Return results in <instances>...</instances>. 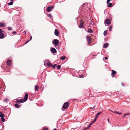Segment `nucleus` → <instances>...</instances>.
<instances>
[{"instance_id":"30","label":"nucleus","mask_w":130,"mask_h":130,"mask_svg":"<svg viewBox=\"0 0 130 130\" xmlns=\"http://www.w3.org/2000/svg\"><path fill=\"white\" fill-rule=\"evenodd\" d=\"M92 125V124L91 123H90V124L88 126V128L89 129Z\"/></svg>"},{"instance_id":"20","label":"nucleus","mask_w":130,"mask_h":130,"mask_svg":"<svg viewBox=\"0 0 130 130\" xmlns=\"http://www.w3.org/2000/svg\"><path fill=\"white\" fill-rule=\"evenodd\" d=\"M14 106L15 107L17 108H19L21 106V105H18L16 103L15 104Z\"/></svg>"},{"instance_id":"49","label":"nucleus","mask_w":130,"mask_h":130,"mask_svg":"<svg viewBox=\"0 0 130 130\" xmlns=\"http://www.w3.org/2000/svg\"><path fill=\"white\" fill-rule=\"evenodd\" d=\"M26 31H24V32H25V34H26Z\"/></svg>"},{"instance_id":"16","label":"nucleus","mask_w":130,"mask_h":130,"mask_svg":"<svg viewBox=\"0 0 130 130\" xmlns=\"http://www.w3.org/2000/svg\"><path fill=\"white\" fill-rule=\"evenodd\" d=\"M0 27H5V24L3 23H0Z\"/></svg>"},{"instance_id":"25","label":"nucleus","mask_w":130,"mask_h":130,"mask_svg":"<svg viewBox=\"0 0 130 130\" xmlns=\"http://www.w3.org/2000/svg\"><path fill=\"white\" fill-rule=\"evenodd\" d=\"M107 30H105L104 32V36H106L107 34Z\"/></svg>"},{"instance_id":"53","label":"nucleus","mask_w":130,"mask_h":130,"mask_svg":"<svg viewBox=\"0 0 130 130\" xmlns=\"http://www.w3.org/2000/svg\"><path fill=\"white\" fill-rule=\"evenodd\" d=\"M129 115H130V114L129 113Z\"/></svg>"},{"instance_id":"26","label":"nucleus","mask_w":130,"mask_h":130,"mask_svg":"<svg viewBox=\"0 0 130 130\" xmlns=\"http://www.w3.org/2000/svg\"><path fill=\"white\" fill-rule=\"evenodd\" d=\"M66 58V57L64 56H62L61 57V58L60 59L62 60H64Z\"/></svg>"},{"instance_id":"14","label":"nucleus","mask_w":130,"mask_h":130,"mask_svg":"<svg viewBox=\"0 0 130 130\" xmlns=\"http://www.w3.org/2000/svg\"><path fill=\"white\" fill-rule=\"evenodd\" d=\"M102 113V112H99L95 116V119H97L98 118V117Z\"/></svg>"},{"instance_id":"8","label":"nucleus","mask_w":130,"mask_h":130,"mask_svg":"<svg viewBox=\"0 0 130 130\" xmlns=\"http://www.w3.org/2000/svg\"><path fill=\"white\" fill-rule=\"evenodd\" d=\"M24 102V101L23 100V99H21L20 100H17L16 101V102L19 104L20 103H23Z\"/></svg>"},{"instance_id":"36","label":"nucleus","mask_w":130,"mask_h":130,"mask_svg":"<svg viewBox=\"0 0 130 130\" xmlns=\"http://www.w3.org/2000/svg\"><path fill=\"white\" fill-rule=\"evenodd\" d=\"M83 75H81L79 76V77L80 78H83Z\"/></svg>"},{"instance_id":"2","label":"nucleus","mask_w":130,"mask_h":130,"mask_svg":"<svg viewBox=\"0 0 130 130\" xmlns=\"http://www.w3.org/2000/svg\"><path fill=\"white\" fill-rule=\"evenodd\" d=\"M53 43L56 46H58L59 43V41L57 39H54L53 41Z\"/></svg>"},{"instance_id":"15","label":"nucleus","mask_w":130,"mask_h":130,"mask_svg":"<svg viewBox=\"0 0 130 130\" xmlns=\"http://www.w3.org/2000/svg\"><path fill=\"white\" fill-rule=\"evenodd\" d=\"M11 60L10 59L8 60L7 62V64L8 65H10L11 64Z\"/></svg>"},{"instance_id":"5","label":"nucleus","mask_w":130,"mask_h":130,"mask_svg":"<svg viewBox=\"0 0 130 130\" xmlns=\"http://www.w3.org/2000/svg\"><path fill=\"white\" fill-rule=\"evenodd\" d=\"M54 6H52L51 7H47L46 9V11L48 12H50L51 11H52L53 9L54 8Z\"/></svg>"},{"instance_id":"24","label":"nucleus","mask_w":130,"mask_h":130,"mask_svg":"<svg viewBox=\"0 0 130 130\" xmlns=\"http://www.w3.org/2000/svg\"><path fill=\"white\" fill-rule=\"evenodd\" d=\"M96 119L95 118L94 119V120H93V121H92V122H91L90 123L92 124L93 123H94L96 121Z\"/></svg>"},{"instance_id":"35","label":"nucleus","mask_w":130,"mask_h":130,"mask_svg":"<svg viewBox=\"0 0 130 130\" xmlns=\"http://www.w3.org/2000/svg\"><path fill=\"white\" fill-rule=\"evenodd\" d=\"M89 129L88 128V127H85V128H84L83 129V130H86V129Z\"/></svg>"},{"instance_id":"1","label":"nucleus","mask_w":130,"mask_h":130,"mask_svg":"<svg viewBox=\"0 0 130 130\" xmlns=\"http://www.w3.org/2000/svg\"><path fill=\"white\" fill-rule=\"evenodd\" d=\"M69 106V103L68 102H66L65 103L62 108V110L64 111V109H66Z\"/></svg>"},{"instance_id":"22","label":"nucleus","mask_w":130,"mask_h":130,"mask_svg":"<svg viewBox=\"0 0 130 130\" xmlns=\"http://www.w3.org/2000/svg\"><path fill=\"white\" fill-rule=\"evenodd\" d=\"M108 4V7H112V5L111 3H109Z\"/></svg>"},{"instance_id":"43","label":"nucleus","mask_w":130,"mask_h":130,"mask_svg":"<svg viewBox=\"0 0 130 130\" xmlns=\"http://www.w3.org/2000/svg\"><path fill=\"white\" fill-rule=\"evenodd\" d=\"M104 58L105 59L107 60L108 59V58L106 57H105Z\"/></svg>"},{"instance_id":"47","label":"nucleus","mask_w":130,"mask_h":130,"mask_svg":"<svg viewBox=\"0 0 130 130\" xmlns=\"http://www.w3.org/2000/svg\"><path fill=\"white\" fill-rule=\"evenodd\" d=\"M12 32L13 33H16L15 31H13Z\"/></svg>"},{"instance_id":"52","label":"nucleus","mask_w":130,"mask_h":130,"mask_svg":"<svg viewBox=\"0 0 130 130\" xmlns=\"http://www.w3.org/2000/svg\"><path fill=\"white\" fill-rule=\"evenodd\" d=\"M11 1H13V0H10Z\"/></svg>"},{"instance_id":"32","label":"nucleus","mask_w":130,"mask_h":130,"mask_svg":"<svg viewBox=\"0 0 130 130\" xmlns=\"http://www.w3.org/2000/svg\"><path fill=\"white\" fill-rule=\"evenodd\" d=\"M1 120L3 122H4L5 121V119L4 118H2Z\"/></svg>"},{"instance_id":"9","label":"nucleus","mask_w":130,"mask_h":130,"mask_svg":"<svg viewBox=\"0 0 130 130\" xmlns=\"http://www.w3.org/2000/svg\"><path fill=\"white\" fill-rule=\"evenodd\" d=\"M105 23L107 24L108 25H109L111 24V21L109 19H106L105 20Z\"/></svg>"},{"instance_id":"6","label":"nucleus","mask_w":130,"mask_h":130,"mask_svg":"<svg viewBox=\"0 0 130 130\" xmlns=\"http://www.w3.org/2000/svg\"><path fill=\"white\" fill-rule=\"evenodd\" d=\"M28 95L27 93H26L25 94L24 97V99H23V100L24 101V102L26 101V100H27L28 99Z\"/></svg>"},{"instance_id":"3","label":"nucleus","mask_w":130,"mask_h":130,"mask_svg":"<svg viewBox=\"0 0 130 130\" xmlns=\"http://www.w3.org/2000/svg\"><path fill=\"white\" fill-rule=\"evenodd\" d=\"M87 38L88 40V44H90L91 43L92 40V39L91 38V37L89 36H87Z\"/></svg>"},{"instance_id":"29","label":"nucleus","mask_w":130,"mask_h":130,"mask_svg":"<svg viewBox=\"0 0 130 130\" xmlns=\"http://www.w3.org/2000/svg\"><path fill=\"white\" fill-rule=\"evenodd\" d=\"M129 115V113H126V114H125V115H124L123 116H122V117L123 118H124L125 117V116H126V115Z\"/></svg>"},{"instance_id":"41","label":"nucleus","mask_w":130,"mask_h":130,"mask_svg":"<svg viewBox=\"0 0 130 130\" xmlns=\"http://www.w3.org/2000/svg\"><path fill=\"white\" fill-rule=\"evenodd\" d=\"M48 15L50 17H52V16L51 15V14H48Z\"/></svg>"},{"instance_id":"19","label":"nucleus","mask_w":130,"mask_h":130,"mask_svg":"<svg viewBox=\"0 0 130 130\" xmlns=\"http://www.w3.org/2000/svg\"><path fill=\"white\" fill-rule=\"evenodd\" d=\"M4 114H3L2 112L0 111V117L1 118H3L4 117Z\"/></svg>"},{"instance_id":"44","label":"nucleus","mask_w":130,"mask_h":130,"mask_svg":"<svg viewBox=\"0 0 130 130\" xmlns=\"http://www.w3.org/2000/svg\"><path fill=\"white\" fill-rule=\"evenodd\" d=\"M32 38V36H31L30 38L29 39V40L30 41L31 40Z\"/></svg>"},{"instance_id":"27","label":"nucleus","mask_w":130,"mask_h":130,"mask_svg":"<svg viewBox=\"0 0 130 130\" xmlns=\"http://www.w3.org/2000/svg\"><path fill=\"white\" fill-rule=\"evenodd\" d=\"M57 66V64H54L53 66H52V67L54 69L55 68V67Z\"/></svg>"},{"instance_id":"37","label":"nucleus","mask_w":130,"mask_h":130,"mask_svg":"<svg viewBox=\"0 0 130 130\" xmlns=\"http://www.w3.org/2000/svg\"><path fill=\"white\" fill-rule=\"evenodd\" d=\"M111 0H107V4H108L109 2Z\"/></svg>"},{"instance_id":"45","label":"nucleus","mask_w":130,"mask_h":130,"mask_svg":"<svg viewBox=\"0 0 130 130\" xmlns=\"http://www.w3.org/2000/svg\"><path fill=\"white\" fill-rule=\"evenodd\" d=\"M95 107V106H93V107H91L90 108L91 109H93Z\"/></svg>"},{"instance_id":"42","label":"nucleus","mask_w":130,"mask_h":130,"mask_svg":"<svg viewBox=\"0 0 130 130\" xmlns=\"http://www.w3.org/2000/svg\"><path fill=\"white\" fill-rule=\"evenodd\" d=\"M96 56V55H93V54H92V56L95 57V56Z\"/></svg>"},{"instance_id":"17","label":"nucleus","mask_w":130,"mask_h":130,"mask_svg":"<svg viewBox=\"0 0 130 130\" xmlns=\"http://www.w3.org/2000/svg\"><path fill=\"white\" fill-rule=\"evenodd\" d=\"M108 45V43H106L104 44L103 46V47L105 48H106L107 47Z\"/></svg>"},{"instance_id":"40","label":"nucleus","mask_w":130,"mask_h":130,"mask_svg":"<svg viewBox=\"0 0 130 130\" xmlns=\"http://www.w3.org/2000/svg\"><path fill=\"white\" fill-rule=\"evenodd\" d=\"M29 42V40H28L27 41H26V42H25V44H27V43H28V42Z\"/></svg>"},{"instance_id":"13","label":"nucleus","mask_w":130,"mask_h":130,"mask_svg":"<svg viewBox=\"0 0 130 130\" xmlns=\"http://www.w3.org/2000/svg\"><path fill=\"white\" fill-rule=\"evenodd\" d=\"M4 36V34L1 32H0V38L2 39L3 38Z\"/></svg>"},{"instance_id":"50","label":"nucleus","mask_w":130,"mask_h":130,"mask_svg":"<svg viewBox=\"0 0 130 130\" xmlns=\"http://www.w3.org/2000/svg\"><path fill=\"white\" fill-rule=\"evenodd\" d=\"M128 118H129V119H130V118L129 117H128Z\"/></svg>"},{"instance_id":"10","label":"nucleus","mask_w":130,"mask_h":130,"mask_svg":"<svg viewBox=\"0 0 130 130\" xmlns=\"http://www.w3.org/2000/svg\"><path fill=\"white\" fill-rule=\"evenodd\" d=\"M51 51L53 54L55 53L56 52V50L54 48H51Z\"/></svg>"},{"instance_id":"23","label":"nucleus","mask_w":130,"mask_h":130,"mask_svg":"<svg viewBox=\"0 0 130 130\" xmlns=\"http://www.w3.org/2000/svg\"><path fill=\"white\" fill-rule=\"evenodd\" d=\"M113 112L115 113H117L119 115H121L122 114L121 113V112L119 113V112H118V111H113Z\"/></svg>"},{"instance_id":"33","label":"nucleus","mask_w":130,"mask_h":130,"mask_svg":"<svg viewBox=\"0 0 130 130\" xmlns=\"http://www.w3.org/2000/svg\"><path fill=\"white\" fill-rule=\"evenodd\" d=\"M112 27L111 26H110L109 27V30L110 31H111Z\"/></svg>"},{"instance_id":"51","label":"nucleus","mask_w":130,"mask_h":130,"mask_svg":"<svg viewBox=\"0 0 130 130\" xmlns=\"http://www.w3.org/2000/svg\"><path fill=\"white\" fill-rule=\"evenodd\" d=\"M108 122H109V119H108Z\"/></svg>"},{"instance_id":"38","label":"nucleus","mask_w":130,"mask_h":130,"mask_svg":"<svg viewBox=\"0 0 130 130\" xmlns=\"http://www.w3.org/2000/svg\"><path fill=\"white\" fill-rule=\"evenodd\" d=\"M8 101V100L7 99H6L4 100V101L6 102H7Z\"/></svg>"},{"instance_id":"28","label":"nucleus","mask_w":130,"mask_h":130,"mask_svg":"<svg viewBox=\"0 0 130 130\" xmlns=\"http://www.w3.org/2000/svg\"><path fill=\"white\" fill-rule=\"evenodd\" d=\"M13 2L12 1L8 3V5H11L13 4Z\"/></svg>"},{"instance_id":"31","label":"nucleus","mask_w":130,"mask_h":130,"mask_svg":"<svg viewBox=\"0 0 130 130\" xmlns=\"http://www.w3.org/2000/svg\"><path fill=\"white\" fill-rule=\"evenodd\" d=\"M61 66L60 65H58L57 66V68L58 69H60L61 68Z\"/></svg>"},{"instance_id":"21","label":"nucleus","mask_w":130,"mask_h":130,"mask_svg":"<svg viewBox=\"0 0 130 130\" xmlns=\"http://www.w3.org/2000/svg\"><path fill=\"white\" fill-rule=\"evenodd\" d=\"M87 32H88L93 33V31L91 29H88Z\"/></svg>"},{"instance_id":"4","label":"nucleus","mask_w":130,"mask_h":130,"mask_svg":"<svg viewBox=\"0 0 130 130\" xmlns=\"http://www.w3.org/2000/svg\"><path fill=\"white\" fill-rule=\"evenodd\" d=\"M80 24L79 26V27L80 28H83V25L84 24V21L82 20H80Z\"/></svg>"},{"instance_id":"46","label":"nucleus","mask_w":130,"mask_h":130,"mask_svg":"<svg viewBox=\"0 0 130 130\" xmlns=\"http://www.w3.org/2000/svg\"><path fill=\"white\" fill-rule=\"evenodd\" d=\"M2 31H2V30L1 29H0V32H2Z\"/></svg>"},{"instance_id":"12","label":"nucleus","mask_w":130,"mask_h":130,"mask_svg":"<svg viewBox=\"0 0 130 130\" xmlns=\"http://www.w3.org/2000/svg\"><path fill=\"white\" fill-rule=\"evenodd\" d=\"M46 62H47V61L46 60L44 62H45V63H46ZM46 63L47 65L49 67H51L52 66V64L50 61H48L47 63Z\"/></svg>"},{"instance_id":"34","label":"nucleus","mask_w":130,"mask_h":130,"mask_svg":"<svg viewBox=\"0 0 130 130\" xmlns=\"http://www.w3.org/2000/svg\"><path fill=\"white\" fill-rule=\"evenodd\" d=\"M8 29L9 30H11L12 29V28L10 27H8Z\"/></svg>"},{"instance_id":"7","label":"nucleus","mask_w":130,"mask_h":130,"mask_svg":"<svg viewBox=\"0 0 130 130\" xmlns=\"http://www.w3.org/2000/svg\"><path fill=\"white\" fill-rule=\"evenodd\" d=\"M59 32L58 30L57 29H55L54 32L55 35L56 36H58L59 35Z\"/></svg>"},{"instance_id":"39","label":"nucleus","mask_w":130,"mask_h":130,"mask_svg":"<svg viewBox=\"0 0 130 130\" xmlns=\"http://www.w3.org/2000/svg\"><path fill=\"white\" fill-rule=\"evenodd\" d=\"M43 130H48V129L47 128H44L43 129Z\"/></svg>"},{"instance_id":"48","label":"nucleus","mask_w":130,"mask_h":130,"mask_svg":"<svg viewBox=\"0 0 130 130\" xmlns=\"http://www.w3.org/2000/svg\"><path fill=\"white\" fill-rule=\"evenodd\" d=\"M57 129L56 128H54L53 129V130H57Z\"/></svg>"},{"instance_id":"11","label":"nucleus","mask_w":130,"mask_h":130,"mask_svg":"<svg viewBox=\"0 0 130 130\" xmlns=\"http://www.w3.org/2000/svg\"><path fill=\"white\" fill-rule=\"evenodd\" d=\"M112 72L111 75L112 76L114 77L115 76L116 74L117 73L114 70H112Z\"/></svg>"},{"instance_id":"18","label":"nucleus","mask_w":130,"mask_h":130,"mask_svg":"<svg viewBox=\"0 0 130 130\" xmlns=\"http://www.w3.org/2000/svg\"><path fill=\"white\" fill-rule=\"evenodd\" d=\"M39 87L38 85H36L35 88V91H38L39 89Z\"/></svg>"}]
</instances>
